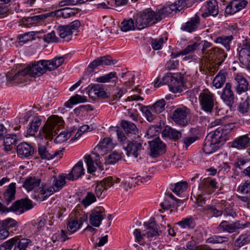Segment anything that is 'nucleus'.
I'll return each instance as SVG.
<instances>
[{"instance_id":"1","label":"nucleus","mask_w":250,"mask_h":250,"mask_svg":"<svg viewBox=\"0 0 250 250\" xmlns=\"http://www.w3.org/2000/svg\"><path fill=\"white\" fill-rule=\"evenodd\" d=\"M63 62L64 58L62 57H55L50 60H42L32 66L27 67L18 71L14 76L7 75V79L17 84L23 83L26 81L27 75L39 77L45 73L46 70H55L61 65Z\"/></svg>"},{"instance_id":"2","label":"nucleus","mask_w":250,"mask_h":250,"mask_svg":"<svg viewBox=\"0 0 250 250\" xmlns=\"http://www.w3.org/2000/svg\"><path fill=\"white\" fill-rule=\"evenodd\" d=\"M232 124H226L211 131L206 136L203 146V151L207 154L215 152L221 146L229 140L233 129Z\"/></svg>"},{"instance_id":"3","label":"nucleus","mask_w":250,"mask_h":250,"mask_svg":"<svg viewBox=\"0 0 250 250\" xmlns=\"http://www.w3.org/2000/svg\"><path fill=\"white\" fill-rule=\"evenodd\" d=\"M63 124L64 121L61 117L57 115L50 117L40 130L37 138L41 140L43 138L52 139L53 136L57 133V130L62 128Z\"/></svg>"},{"instance_id":"4","label":"nucleus","mask_w":250,"mask_h":250,"mask_svg":"<svg viewBox=\"0 0 250 250\" xmlns=\"http://www.w3.org/2000/svg\"><path fill=\"white\" fill-rule=\"evenodd\" d=\"M65 176L63 174H60L58 177H52L51 180L52 184L46 183L42 184V187L39 189V198L42 200H45L54 192H57L61 189L65 184Z\"/></svg>"},{"instance_id":"5","label":"nucleus","mask_w":250,"mask_h":250,"mask_svg":"<svg viewBox=\"0 0 250 250\" xmlns=\"http://www.w3.org/2000/svg\"><path fill=\"white\" fill-rule=\"evenodd\" d=\"M133 234H156V222L154 217H151L143 223L139 220H135L134 224L130 227Z\"/></svg>"},{"instance_id":"6","label":"nucleus","mask_w":250,"mask_h":250,"mask_svg":"<svg viewBox=\"0 0 250 250\" xmlns=\"http://www.w3.org/2000/svg\"><path fill=\"white\" fill-rule=\"evenodd\" d=\"M156 13L150 8L146 9L137 13L134 17L135 26L138 29H143L155 23Z\"/></svg>"},{"instance_id":"7","label":"nucleus","mask_w":250,"mask_h":250,"mask_svg":"<svg viewBox=\"0 0 250 250\" xmlns=\"http://www.w3.org/2000/svg\"><path fill=\"white\" fill-rule=\"evenodd\" d=\"M121 125L125 133L122 130L117 129V135L118 141L124 144L128 142L127 138L131 137L132 135H136L138 132V129L134 123L126 120H122Z\"/></svg>"},{"instance_id":"8","label":"nucleus","mask_w":250,"mask_h":250,"mask_svg":"<svg viewBox=\"0 0 250 250\" xmlns=\"http://www.w3.org/2000/svg\"><path fill=\"white\" fill-rule=\"evenodd\" d=\"M190 110L186 106L179 107L172 112L171 119L178 125L186 126L189 122Z\"/></svg>"},{"instance_id":"9","label":"nucleus","mask_w":250,"mask_h":250,"mask_svg":"<svg viewBox=\"0 0 250 250\" xmlns=\"http://www.w3.org/2000/svg\"><path fill=\"white\" fill-rule=\"evenodd\" d=\"M226 57L227 55L223 50L213 47L208 50L203 58L206 62H214L220 65L223 62Z\"/></svg>"},{"instance_id":"10","label":"nucleus","mask_w":250,"mask_h":250,"mask_svg":"<svg viewBox=\"0 0 250 250\" xmlns=\"http://www.w3.org/2000/svg\"><path fill=\"white\" fill-rule=\"evenodd\" d=\"M215 98L213 94L208 90L205 89L199 96V100L202 109L207 112H211L214 106Z\"/></svg>"},{"instance_id":"11","label":"nucleus","mask_w":250,"mask_h":250,"mask_svg":"<svg viewBox=\"0 0 250 250\" xmlns=\"http://www.w3.org/2000/svg\"><path fill=\"white\" fill-rule=\"evenodd\" d=\"M80 26V22L75 20L68 25L60 26L58 27L59 35L63 41L68 42L71 39L73 32L77 30Z\"/></svg>"},{"instance_id":"12","label":"nucleus","mask_w":250,"mask_h":250,"mask_svg":"<svg viewBox=\"0 0 250 250\" xmlns=\"http://www.w3.org/2000/svg\"><path fill=\"white\" fill-rule=\"evenodd\" d=\"M88 214L79 211L76 212L75 217L74 218L70 217L67 223L68 230L71 233L75 232L79 229L83 223L87 221Z\"/></svg>"},{"instance_id":"13","label":"nucleus","mask_w":250,"mask_h":250,"mask_svg":"<svg viewBox=\"0 0 250 250\" xmlns=\"http://www.w3.org/2000/svg\"><path fill=\"white\" fill-rule=\"evenodd\" d=\"M180 0H178L171 5L164 6L159 8L157 11V22L173 14V13L181 11L183 7L180 5Z\"/></svg>"},{"instance_id":"14","label":"nucleus","mask_w":250,"mask_h":250,"mask_svg":"<svg viewBox=\"0 0 250 250\" xmlns=\"http://www.w3.org/2000/svg\"><path fill=\"white\" fill-rule=\"evenodd\" d=\"M88 92V96L93 100L97 98H109L110 95L104 90V86L100 84L89 85L86 88Z\"/></svg>"},{"instance_id":"15","label":"nucleus","mask_w":250,"mask_h":250,"mask_svg":"<svg viewBox=\"0 0 250 250\" xmlns=\"http://www.w3.org/2000/svg\"><path fill=\"white\" fill-rule=\"evenodd\" d=\"M229 148H232L236 150H244L250 146V137L249 134H247L239 136L231 142L228 143Z\"/></svg>"},{"instance_id":"16","label":"nucleus","mask_w":250,"mask_h":250,"mask_svg":"<svg viewBox=\"0 0 250 250\" xmlns=\"http://www.w3.org/2000/svg\"><path fill=\"white\" fill-rule=\"evenodd\" d=\"M221 98L226 105L231 109L235 103V96L231 89V84L227 83L223 89Z\"/></svg>"},{"instance_id":"17","label":"nucleus","mask_w":250,"mask_h":250,"mask_svg":"<svg viewBox=\"0 0 250 250\" xmlns=\"http://www.w3.org/2000/svg\"><path fill=\"white\" fill-rule=\"evenodd\" d=\"M181 201L175 198L171 193L166 194L164 201L160 204L161 208L159 209V211L163 213L164 211L167 210L171 208L179 206L178 204Z\"/></svg>"},{"instance_id":"18","label":"nucleus","mask_w":250,"mask_h":250,"mask_svg":"<svg viewBox=\"0 0 250 250\" xmlns=\"http://www.w3.org/2000/svg\"><path fill=\"white\" fill-rule=\"evenodd\" d=\"M32 201L27 198L21 199L16 201L10 207V210L14 212L20 211L22 213L33 208Z\"/></svg>"},{"instance_id":"19","label":"nucleus","mask_w":250,"mask_h":250,"mask_svg":"<svg viewBox=\"0 0 250 250\" xmlns=\"http://www.w3.org/2000/svg\"><path fill=\"white\" fill-rule=\"evenodd\" d=\"M62 148L61 150H56L54 151L50 152L46 147L45 145L42 144H39L38 147V154L42 159L51 160L57 156L62 154V152L64 150Z\"/></svg>"},{"instance_id":"20","label":"nucleus","mask_w":250,"mask_h":250,"mask_svg":"<svg viewBox=\"0 0 250 250\" xmlns=\"http://www.w3.org/2000/svg\"><path fill=\"white\" fill-rule=\"evenodd\" d=\"M148 138H153L152 141H148L149 144V155L152 158L156 157V125L150 126L146 132Z\"/></svg>"},{"instance_id":"21","label":"nucleus","mask_w":250,"mask_h":250,"mask_svg":"<svg viewBox=\"0 0 250 250\" xmlns=\"http://www.w3.org/2000/svg\"><path fill=\"white\" fill-rule=\"evenodd\" d=\"M104 208L102 207L96 208L92 210L90 216V222L92 226L98 227L100 225L104 218Z\"/></svg>"},{"instance_id":"22","label":"nucleus","mask_w":250,"mask_h":250,"mask_svg":"<svg viewBox=\"0 0 250 250\" xmlns=\"http://www.w3.org/2000/svg\"><path fill=\"white\" fill-rule=\"evenodd\" d=\"M217 184L214 179H204L198 187L203 192L209 194L218 188Z\"/></svg>"},{"instance_id":"23","label":"nucleus","mask_w":250,"mask_h":250,"mask_svg":"<svg viewBox=\"0 0 250 250\" xmlns=\"http://www.w3.org/2000/svg\"><path fill=\"white\" fill-rule=\"evenodd\" d=\"M17 152L20 157L27 158L33 155L34 149L31 145L23 142L17 146Z\"/></svg>"},{"instance_id":"24","label":"nucleus","mask_w":250,"mask_h":250,"mask_svg":"<svg viewBox=\"0 0 250 250\" xmlns=\"http://www.w3.org/2000/svg\"><path fill=\"white\" fill-rule=\"evenodd\" d=\"M204 7L206 12L202 14L203 17L208 16L215 17L219 13L217 2L215 0H209L206 1Z\"/></svg>"},{"instance_id":"25","label":"nucleus","mask_w":250,"mask_h":250,"mask_svg":"<svg viewBox=\"0 0 250 250\" xmlns=\"http://www.w3.org/2000/svg\"><path fill=\"white\" fill-rule=\"evenodd\" d=\"M200 23V19L198 15L195 14L191 18L190 20L183 24L180 29L183 31L191 33L194 31L198 27Z\"/></svg>"},{"instance_id":"26","label":"nucleus","mask_w":250,"mask_h":250,"mask_svg":"<svg viewBox=\"0 0 250 250\" xmlns=\"http://www.w3.org/2000/svg\"><path fill=\"white\" fill-rule=\"evenodd\" d=\"M116 61L113 60L108 55L100 57L93 60L88 65V67L93 70L97 67L100 65H109L115 64Z\"/></svg>"},{"instance_id":"27","label":"nucleus","mask_w":250,"mask_h":250,"mask_svg":"<svg viewBox=\"0 0 250 250\" xmlns=\"http://www.w3.org/2000/svg\"><path fill=\"white\" fill-rule=\"evenodd\" d=\"M126 143H127L126 146L124 147L126 151L127 156L132 155L134 158H137L139 154L140 151L142 150V144L135 141L132 142L128 141V142Z\"/></svg>"},{"instance_id":"28","label":"nucleus","mask_w":250,"mask_h":250,"mask_svg":"<svg viewBox=\"0 0 250 250\" xmlns=\"http://www.w3.org/2000/svg\"><path fill=\"white\" fill-rule=\"evenodd\" d=\"M182 132L170 126L166 125L162 132V137H167L174 142L178 141L182 137Z\"/></svg>"},{"instance_id":"29","label":"nucleus","mask_w":250,"mask_h":250,"mask_svg":"<svg viewBox=\"0 0 250 250\" xmlns=\"http://www.w3.org/2000/svg\"><path fill=\"white\" fill-rule=\"evenodd\" d=\"M84 174L83 163L82 161L78 162L72 168L71 172L67 176V179L74 180L81 177Z\"/></svg>"},{"instance_id":"30","label":"nucleus","mask_w":250,"mask_h":250,"mask_svg":"<svg viewBox=\"0 0 250 250\" xmlns=\"http://www.w3.org/2000/svg\"><path fill=\"white\" fill-rule=\"evenodd\" d=\"M168 86L170 91L174 93L181 92L184 87L182 78L177 75H173Z\"/></svg>"},{"instance_id":"31","label":"nucleus","mask_w":250,"mask_h":250,"mask_svg":"<svg viewBox=\"0 0 250 250\" xmlns=\"http://www.w3.org/2000/svg\"><path fill=\"white\" fill-rule=\"evenodd\" d=\"M239 52V59L243 64H248L250 62V45L245 44Z\"/></svg>"},{"instance_id":"32","label":"nucleus","mask_w":250,"mask_h":250,"mask_svg":"<svg viewBox=\"0 0 250 250\" xmlns=\"http://www.w3.org/2000/svg\"><path fill=\"white\" fill-rule=\"evenodd\" d=\"M242 226L240 224L239 222H236L233 223H229L228 221H223L218 226L219 229H222L229 233H232L235 232L237 229H242Z\"/></svg>"},{"instance_id":"33","label":"nucleus","mask_w":250,"mask_h":250,"mask_svg":"<svg viewBox=\"0 0 250 250\" xmlns=\"http://www.w3.org/2000/svg\"><path fill=\"white\" fill-rule=\"evenodd\" d=\"M235 80L237 83V85L236 87L237 93L241 94L242 93L245 92L248 90V86H250L248 82L241 75H237L235 78Z\"/></svg>"},{"instance_id":"34","label":"nucleus","mask_w":250,"mask_h":250,"mask_svg":"<svg viewBox=\"0 0 250 250\" xmlns=\"http://www.w3.org/2000/svg\"><path fill=\"white\" fill-rule=\"evenodd\" d=\"M94 155L95 156V158H92L90 155H86L84 157L85 162L87 167V171L89 173H92L95 171L96 168L94 166V162L97 166L100 167V164L101 162L98 159L99 158V155L97 153H95Z\"/></svg>"},{"instance_id":"35","label":"nucleus","mask_w":250,"mask_h":250,"mask_svg":"<svg viewBox=\"0 0 250 250\" xmlns=\"http://www.w3.org/2000/svg\"><path fill=\"white\" fill-rule=\"evenodd\" d=\"M41 183V180L36 177L27 178L23 183V187L28 191L34 190L38 187Z\"/></svg>"},{"instance_id":"36","label":"nucleus","mask_w":250,"mask_h":250,"mask_svg":"<svg viewBox=\"0 0 250 250\" xmlns=\"http://www.w3.org/2000/svg\"><path fill=\"white\" fill-rule=\"evenodd\" d=\"M16 184L12 183L9 185L3 194V198L6 202L7 205H8L12 200H14Z\"/></svg>"},{"instance_id":"37","label":"nucleus","mask_w":250,"mask_h":250,"mask_svg":"<svg viewBox=\"0 0 250 250\" xmlns=\"http://www.w3.org/2000/svg\"><path fill=\"white\" fill-rule=\"evenodd\" d=\"M139 105L141 106V111L144 114L146 120L149 122H152L154 119V116L152 114V111L155 110L156 102L154 103L152 105L143 106L141 104Z\"/></svg>"},{"instance_id":"38","label":"nucleus","mask_w":250,"mask_h":250,"mask_svg":"<svg viewBox=\"0 0 250 250\" xmlns=\"http://www.w3.org/2000/svg\"><path fill=\"white\" fill-rule=\"evenodd\" d=\"M41 124V120L38 117H34L32 122L27 127V134L29 136H34Z\"/></svg>"},{"instance_id":"39","label":"nucleus","mask_w":250,"mask_h":250,"mask_svg":"<svg viewBox=\"0 0 250 250\" xmlns=\"http://www.w3.org/2000/svg\"><path fill=\"white\" fill-rule=\"evenodd\" d=\"M2 225L4 228L0 230V234H3L5 233L9 234L10 233H14L11 228L15 227L16 222L14 219L8 218L2 221Z\"/></svg>"},{"instance_id":"40","label":"nucleus","mask_w":250,"mask_h":250,"mask_svg":"<svg viewBox=\"0 0 250 250\" xmlns=\"http://www.w3.org/2000/svg\"><path fill=\"white\" fill-rule=\"evenodd\" d=\"M188 185V183L186 181H181L174 184H170L169 188L173 192L179 195L187 188Z\"/></svg>"},{"instance_id":"41","label":"nucleus","mask_w":250,"mask_h":250,"mask_svg":"<svg viewBox=\"0 0 250 250\" xmlns=\"http://www.w3.org/2000/svg\"><path fill=\"white\" fill-rule=\"evenodd\" d=\"M31 243V240L26 238H22L19 240L15 239V247L13 250H26L28 246Z\"/></svg>"},{"instance_id":"42","label":"nucleus","mask_w":250,"mask_h":250,"mask_svg":"<svg viewBox=\"0 0 250 250\" xmlns=\"http://www.w3.org/2000/svg\"><path fill=\"white\" fill-rule=\"evenodd\" d=\"M113 144L112 140L109 138H105L102 141L100 142L97 146L98 149L102 150H110L113 148Z\"/></svg>"},{"instance_id":"43","label":"nucleus","mask_w":250,"mask_h":250,"mask_svg":"<svg viewBox=\"0 0 250 250\" xmlns=\"http://www.w3.org/2000/svg\"><path fill=\"white\" fill-rule=\"evenodd\" d=\"M116 73L111 72L107 74L100 76L96 79V82L100 83H105L110 82H116L118 80Z\"/></svg>"},{"instance_id":"44","label":"nucleus","mask_w":250,"mask_h":250,"mask_svg":"<svg viewBox=\"0 0 250 250\" xmlns=\"http://www.w3.org/2000/svg\"><path fill=\"white\" fill-rule=\"evenodd\" d=\"M226 81V76L222 71H220L213 80V85L216 88H221Z\"/></svg>"},{"instance_id":"45","label":"nucleus","mask_w":250,"mask_h":250,"mask_svg":"<svg viewBox=\"0 0 250 250\" xmlns=\"http://www.w3.org/2000/svg\"><path fill=\"white\" fill-rule=\"evenodd\" d=\"M6 149H11L13 146H15L17 143L16 135H8L4 139L3 141Z\"/></svg>"},{"instance_id":"46","label":"nucleus","mask_w":250,"mask_h":250,"mask_svg":"<svg viewBox=\"0 0 250 250\" xmlns=\"http://www.w3.org/2000/svg\"><path fill=\"white\" fill-rule=\"evenodd\" d=\"M120 182V179L109 176L104 178L99 183L102 184L103 186L107 190L108 188L111 187L114 183H119Z\"/></svg>"},{"instance_id":"47","label":"nucleus","mask_w":250,"mask_h":250,"mask_svg":"<svg viewBox=\"0 0 250 250\" xmlns=\"http://www.w3.org/2000/svg\"><path fill=\"white\" fill-rule=\"evenodd\" d=\"M232 40V36H222L216 38L215 42L222 44L226 48V50L229 51L230 49L229 44Z\"/></svg>"},{"instance_id":"48","label":"nucleus","mask_w":250,"mask_h":250,"mask_svg":"<svg viewBox=\"0 0 250 250\" xmlns=\"http://www.w3.org/2000/svg\"><path fill=\"white\" fill-rule=\"evenodd\" d=\"M134 21L132 19L124 20L121 23V29L124 32H127L135 29Z\"/></svg>"},{"instance_id":"49","label":"nucleus","mask_w":250,"mask_h":250,"mask_svg":"<svg viewBox=\"0 0 250 250\" xmlns=\"http://www.w3.org/2000/svg\"><path fill=\"white\" fill-rule=\"evenodd\" d=\"M40 33V31H32L24 33L19 36L20 42L25 43L34 39V36Z\"/></svg>"},{"instance_id":"50","label":"nucleus","mask_w":250,"mask_h":250,"mask_svg":"<svg viewBox=\"0 0 250 250\" xmlns=\"http://www.w3.org/2000/svg\"><path fill=\"white\" fill-rule=\"evenodd\" d=\"M237 190L244 195L250 196V181L247 180L242 183L238 186Z\"/></svg>"},{"instance_id":"51","label":"nucleus","mask_w":250,"mask_h":250,"mask_svg":"<svg viewBox=\"0 0 250 250\" xmlns=\"http://www.w3.org/2000/svg\"><path fill=\"white\" fill-rule=\"evenodd\" d=\"M173 75L170 73H167L165 76L161 77L159 76L157 78V86H162L165 84L169 85Z\"/></svg>"},{"instance_id":"52","label":"nucleus","mask_w":250,"mask_h":250,"mask_svg":"<svg viewBox=\"0 0 250 250\" xmlns=\"http://www.w3.org/2000/svg\"><path fill=\"white\" fill-rule=\"evenodd\" d=\"M182 229L191 228L194 226L193 219L191 217L186 218L177 223Z\"/></svg>"},{"instance_id":"53","label":"nucleus","mask_w":250,"mask_h":250,"mask_svg":"<svg viewBox=\"0 0 250 250\" xmlns=\"http://www.w3.org/2000/svg\"><path fill=\"white\" fill-rule=\"evenodd\" d=\"M200 44V43L199 42H190L188 45L184 49L182 50V53L187 55L193 52L197 49Z\"/></svg>"},{"instance_id":"54","label":"nucleus","mask_w":250,"mask_h":250,"mask_svg":"<svg viewBox=\"0 0 250 250\" xmlns=\"http://www.w3.org/2000/svg\"><path fill=\"white\" fill-rule=\"evenodd\" d=\"M203 209L207 210L208 213L211 214L212 216L218 217L222 214V211L213 206L207 205Z\"/></svg>"},{"instance_id":"55","label":"nucleus","mask_w":250,"mask_h":250,"mask_svg":"<svg viewBox=\"0 0 250 250\" xmlns=\"http://www.w3.org/2000/svg\"><path fill=\"white\" fill-rule=\"evenodd\" d=\"M96 201L95 195L92 192H88L86 196L82 201V204L86 208Z\"/></svg>"},{"instance_id":"56","label":"nucleus","mask_w":250,"mask_h":250,"mask_svg":"<svg viewBox=\"0 0 250 250\" xmlns=\"http://www.w3.org/2000/svg\"><path fill=\"white\" fill-rule=\"evenodd\" d=\"M45 19V16H44V14H41L28 17L26 21L29 24H36Z\"/></svg>"},{"instance_id":"57","label":"nucleus","mask_w":250,"mask_h":250,"mask_svg":"<svg viewBox=\"0 0 250 250\" xmlns=\"http://www.w3.org/2000/svg\"><path fill=\"white\" fill-rule=\"evenodd\" d=\"M249 101V97L247 96L246 99L244 101L240 103L238 107V110L239 112L244 114L248 111L250 107Z\"/></svg>"},{"instance_id":"58","label":"nucleus","mask_w":250,"mask_h":250,"mask_svg":"<svg viewBox=\"0 0 250 250\" xmlns=\"http://www.w3.org/2000/svg\"><path fill=\"white\" fill-rule=\"evenodd\" d=\"M43 40L45 42L48 43L57 42L59 41V39L56 36L54 31H52L50 33L44 35Z\"/></svg>"},{"instance_id":"59","label":"nucleus","mask_w":250,"mask_h":250,"mask_svg":"<svg viewBox=\"0 0 250 250\" xmlns=\"http://www.w3.org/2000/svg\"><path fill=\"white\" fill-rule=\"evenodd\" d=\"M106 189L104 188L102 184L99 183L96 185L95 188V193L98 198H103L105 195Z\"/></svg>"},{"instance_id":"60","label":"nucleus","mask_w":250,"mask_h":250,"mask_svg":"<svg viewBox=\"0 0 250 250\" xmlns=\"http://www.w3.org/2000/svg\"><path fill=\"white\" fill-rule=\"evenodd\" d=\"M121 159V154L116 151H113L108 155L107 162L109 164H114Z\"/></svg>"},{"instance_id":"61","label":"nucleus","mask_w":250,"mask_h":250,"mask_svg":"<svg viewBox=\"0 0 250 250\" xmlns=\"http://www.w3.org/2000/svg\"><path fill=\"white\" fill-rule=\"evenodd\" d=\"M71 137V133L64 131L60 133L55 138V141L59 143H62L67 141Z\"/></svg>"},{"instance_id":"62","label":"nucleus","mask_w":250,"mask_h":250,"mask_svg":"<svg viewBox=\"0 0 250 250\" xmlns=\"http://www.w3.org/2000/svg\"><path fill=\"white\" fill-rule=\"evenodd\" d=\"M200 137L196 136H187L183 138L182 142L184 144V146L188 148L190 145L193 144L195 141L198 140Z\"/></svg>"},{"instance_id":"63","label":"nucleus","mask_w":250,"mask_h":250,"mask_svg":"<svg viewBox=\"0 0 250 250\" xmlns=\"http://www.w3.org/2000/svg\"><path fill=\"white\" fill-rule=\"evenodd\" d=\"M77 13V10L75 8H71L69 7H65L62 8V14H63V18H68L75 15Z\"/></svg>"},{"instance_id":"64","label":"nucleus","mask_w":250,"mask_h":250,"mask_svg":"<svg viewBox=\"0 0 250 250\" xmlns=\"http://www.w3.org/2000/svg\"><path fill=\"white\" fill-rule=\"evenodd\" d=\"M15 238H12L0 246V250H11L12 247L14 245Z\"/></svg>"}]
</instances>
